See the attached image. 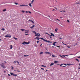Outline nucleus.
<instances>
[{
    "label": "nucleus",
    "instance_id": "nucleus-40",
    "mask_svg": "<svg viewBox=\"0 0 80 80\" xmlns=\"http://www.w3.org/2000/svg\"><path fill=\"white\" fill-rule=\"evenodd\" d=\"M37 43H38L39 42V41H37Z\"/></svg>",
    "mask_w": 80,
    "mask_h": 80
},
{
    "label": "nucleus",
    "instance_id": "nucleus-39",
    "mask_svg": "<svg viewBox=\"0 0 80 80\" xmlns=\"http://www.w3.org/2000/svg\"><path fill=\"white\" fill-rule=\"evenodd\" d=\"M62 65H63V64H61V65H60V67H62Z\"/></svg>",
    "mask_w": 80,
    "mask_h": 80
},
{
    "label": "nucleus",
    "instance_id": "nucleus-32",
    "mask_svg": "<svg viewBox=\"0 0 80 80\" xmlns=\"http://www.w3.org/2000/svg\"><path fill=\"white\" fill-rule=\"evenodd\" d=\"M14 3H15V5H18V3H16V2H15Z\"/></svg>",
    "mask_w": 80,
    "mask_h": 80
},
{
    "label": "nucleus",
    "instance_id": "nucleus-10",
    "mask_svg": "<svg viewBox=\"0 0 80 80\" xmlns=\"http://www.w3.org/2000/svg\"><path fill=\"white\" fill-rule=\"evenodd\" d=\"M54 65V63H52L51 64L50 66L51 67V66H52V65Z\"/></svg>",
    "mask_w": 80,
    "mask_h": 80
},
{
    "label": "nucleus",
    "instance_id": "nucleus-24",
    "mask_svg": "<svg viewBox=\"0 0 80 80\" xmlns=\"http://www.w3.org/2000/svg\"><path fill=\"white\" fill-rule=\"evenodd\" d=\"M60 12H65V11H60Z\"/></svg>",
    "mask_w": 80,
    "mask_h": 80
},
{
    "label": "nucleus",
    "instance_id": "nucleus-52",
    "mask_svg": "<svg viewBox=\"0 0 80 80\" xmlns=\"http://www.w3.org/2000/svg\"><path fill=\"white\" fill-rule=\"evenodd\" d=\"M37 40H40V38H37Z\"/></svg>",
    "mask_w": 80,
    "mask_h": 80
},
{
    "label": "nucleus",
    "instance_id": "nucleus-6",
    "mask_svg": "<svg viewBox=\"0 0 80 80\" xmlns=\"http://www.w3.org/2000/svg\"><path fill=\"white\" fill-rule=\"evenodd\" d=\"M28 22H32V23H33L34 24H35V23L34 22H33V21H32L31 20H29Z\"/></svg>",
    "mask_w": 80,
    "mask_h": 80
},
{
    "label": "nucleus",
    "instance_id": "nucleus-25",
    "mask_svg": "<svg viewBox=\"0 0 80 80\" xmlns=\"http://www.w3.org/2000/svg\"><path fill=\"white\" fill-rule=\"evenodd\" d=\"M20 7H24V4L20 5Z\"/></svg>",
    "mask_w": 80,
    "mask_h": 80
},
{
    "label": "nucleus",
    "instance_id": "nucleus-38",
    "mask_svg": "<svg viewBox=\"0 0 80 80\" xmlns=\"http://www.w3.org/2000/svg\"><path fill=\"white\" fill-rule=\"evenodd\" d=\"M59 56H60V57H62V58H63V57L62 56L60 55H59Z\"/></svg>",
    "mask_w": 80,
    "mask_h": 80
},
{
    "label": "nucleus",
    "instance_id": "nucleus-23",
    "mask_svg": "<svg viewBox=\"0 0 80 80\" xmlns=\"http://www.w3.org/2000/svg\"><path fill=\"white\" fill-rule=\"evenodd\" d=\"M13 38H14V39H15V40H17V38H16L15 37H13Z\"/></svg>",
    "mask_w": 80,
    "mask_h": 80
},
{
    "label": "nucleus",
    "instance_id": "nucleus-48",
    "mask_svg": "<svg viewBox=\"0 0 80 80\" xmlns=\"http://www.w3.org/2000/svg\"><path fill=\"white\" fill-rule=\"evenodd\" d=\"M80 2H78V3H77V4H80Z\"/></svg>",
    "mask_w": 80,
    "mask_h": 80
},
{
    "label": "nucleus",
    "instance_id": "nucleus-30",
    "mask_svg": "<svg viewBox=\"0 0 80 80\" xmlns=\"http://www.w3.org/2000/svg\"><path fill=\"white\" fill-rule=\"evenodd\" d=\"M17 62V61H14V62H13V63H16Z\"/></svg>",
    "mask_w": 80,
    "mask_h": 80
},
{
    "label": "nucleus",
    "instance_id": "nucleus-28",
    "mask_svg": "<svg viewBox=\"0 0 80 80\" xmlns=\"http://www.w3.org/2000/svg\"><path fill=\"white\" fill-rule=\"evenodd\" d=\"M67 65H68V66L69 65H72V64H68Z\"/></svg>",
    "mask_w": 80,
    "mask_h": 80
},
{
    "label": "nucleus",
    "instance_id": "nucleus-57",
    "mask_svg": "<svg viewBox=\"0 0 80 80\" xmlns=\"http://www.w3.org/2000/svg\"><path fill=\"white\" fill-rule=\"evenodd\" d=\"M17 63H19V62H18V61H17Z\"/></svg>",
    "mask_w": 80,
    "mask_h": 80
},
{
    "label": "nucleus",
    "instance_id": "nucleus-36",
    "mask_svg": "<svg viewBox=\"0 0 80 80\" xmlns=\"http://www.w3.org/2000/svg\"><path fill=\"white\" fill-rule=\"evenodd\" d=\"M52 45H54V46H55V43H54V42L52 44Z\"/></svg>",
    "mask_w": 80,
    "mask_h": 80
},
{
    "label": "nucleus",
    "instance_id": "nucleus-54",
    "mask_svg": "<svg viewBox=\"0 0 80 80\" xmlns=\"http://www.w3.org/2000/svg\"><path fill=\"white\" fill-rule=\"evenodd\" d=\"M63 67H66V66H63Z\"/></svg>",
    "mask_w": 80,
    "mask_h": 80
},
{
    "label": "nucleus",
    "instance_id": "nucleus-60",
    "mask_svg": "<svg viewBox=\"0 0 80 80\" xmlns=\"http://www.w3.org/2000/svg\"><path fill=\"white\" fill-rule=\"evenodd\" d=\"M57 20H58V21H60V20L58 19H57Z\"/></svg>",
    "mask_w": 80,
    "mask_h": 80
},
{
    "label": "nucleus",
    "instance_id": "nucleus-21",
    "mask_svg": "<svg viewBox=\"0 0 80 80\" xmlns=\"http://www.w3.org/2000/svg\"><path fill=\"white\" fill-rule=\"evenodd\" d=\"M28 5L24 4V7H28Z\"/></svg>",
    "mask_w": 80,
    "mask_h": 80
},
{
    "label": "nucleus",
    "instance_id": "nucleus-34",
    "mask_svg": "<svg viewBox=\"0 0 80 80\" xmlns=\"http://www.w3.org/2000/svg\"><path fill=\"white\" fill-rule=\"evenodd\" d=\"M55 47H58V48H60V46H55Z\"/></svg>",
    "mask_w": 80,
    "mask_h": 80
},
{
    "label": "nucleus",
    "instance_id": "nucleus-9",
    "mask_svg": "<svg viewBox=\"0 0 80 80\" xmlns=\"http://www.w3.org/2000/svg\"><path fill=\"white\" fill-rule=\"evenodd\" d=\"M45 53H46V54H51V53L49 52H46Z\"/></svg>",
    "mask_w": 80,
    "mask_h": 80
},
{
    "label": "nucleus",
    "instance_id": "nucleus-12",
    "mask_svg": "<svg viewBox=\"0 0 80 80\" xmlns=\"http://www.w3.org/2000/svg\"><path fill=\"white\" fill-rule=\"evenodd\" d=\"M40 39H41V40H44V42H45V40H46L43 39V38H41Z\"/></svg>",
    "mask_w": 80,
    "mask_h": 80
},
{
    "label": "nucleus",
    "instance_id": "nucleus-47",
    "mask_svg": "<svg viewBox=\"0 0 80 80\" xmlns=\"http://www.w3.org/2000/svg\"><path fill=\"white\" fill-rule=\"evenodd\" d=\"M55 44V43H57V42H53Z\"/></svg>",
    "mask_w": 80,
    "mask_h": 80
},
{
    "label": "nucleus",
    "instance_id": "nucleus-44",
    "mask_svg": "<svg viewBox=\"0 0 80 80\" xmlns=\"http://www.w3.org/2000/svg\"><path fill=\"white\" fill-rule=\"evenodd\" d=\"M28 11H26V13H28Z\"/></svg>",
    "mask_w": 80,
    "mask_h": 80
},
{
    "label": "nucleus",
    "instance_id": "nucleus-20",
    "mask_svg": "<svg viewBox=\"0 0 80 80\" xmlns=\"http://www.w3.org/2000/svg\"><path fill=\"white\" fill-rule=\"evenodd\" d=\"M17 75H18L17 74H14L13 76H15V77H16V76H17Z\"/></svg>",
    "mask_w": 80,
    "mask_h": 80
},
{
    "label": "nucleus",
    "instance_id": "nucleus-8",
    "mask_svg": "<svg viewBox=\"0 0 80 80\" xmlns=\"http://www.w3.org/2000/svg\"><path fill=\"white\" fill-rule=\"evenodd\" d=\"M45 42H48V43H52L51 42L48 41L47 40H44Z\"/></svg>",
    "mask_w": 80,
    "mask_h": 80
},
{
    "label": "nucleus",
    "instance_id": "nucleus-26",
    "mask_svg": "<svg viewBox=\"0 0 80 80\" xmlns=\"http://www.w3.org/2000/svg\"><path fill=\"white\" fill-rule=\"evenodd\" d=\"M41 67H46V66H44L43 65H42Z\"/></svg>",
    "mask_w": 80,
    "mask_h": 80
},
{
    "label": "nucleus",
    "instance_id": "nucleus-18",
    "mask_svg": "<svg viewBox=\"0 0 80 80\" xmlns=\"http://www.w3.org/2000/svg\"><path fill=\"white\" fill-rule=\"evenodd\" d=\"M58 62L57 61H54V63H58Z\"/></svg>",
    "mask_w": 80,
    "mask_h": 80
},
{
    "label": "nucleus",
    "instance_id": "nucleus-63",
    "mask_svg": "<svg viewBox=\"0 0 80 80\" xmlns=\"http://www.w3.org/2000/svg\"><path fill=\"white\" fill-rule=\"evenodd\" d=\"M78 68V69H80V68Z\"/></svg>",
    "mask_w": 80,
    "mask_h": 80
},
{
    "label": "nucleus",
    "instance_id": "nucleus-46",
    "mask_svg": "<svg viewBox=\"0 0 80 80\" xmlns=\"http://www.w3.org/2000/svg\"><path fill=\"white\" fill-rule=\"evenodd\" d=\"M41 70H44V69L43 68H41Z\"/></svg>",
    "mask_w": 80,
    "mask_h": 80
},
{
    "label": "nucleus",
    "instance_id": "nucleus-41",
    "mask_svg": "<svg viewBox=\"0 0 80 80\" xmlns=\"http://www.w3.org/2000/svg\"><path fill=\"white\" fill-rule=\"evenodd\" d=\"M28 12H29V13H32V12H30V11H28Z\"/></svg>",
    "mask_w": 80,
    "mask_h": 80
},
{
    "label": "nucleus",
    "instance_id": "nucleus-53",
    "mask_svg": "<svg viewBox=\"0 0 80 80\" xmlns=\"http://www.w3.org/2000/svg\"><path fill=\"white\" fill-rule=\"evenodd\" d=\"M42 45V44H41V45H40V47H41Z\"/></svg>",
    "mask_w": 80,
    "mask_h": 80
},
{
    "label": "nucleus",
    "instance_id": "nucleus-29",
    "mask_svg": "<svg viewBox=\"0 0 80 80\" xmlns=\"http://www.w3.org/2000/svg\"><path fill=\"white\" fill-rule=\"evenodd\" d=\"M1 30H3V31H4V30H5V29H4V28H3L1 29Z\"/></svg>",
    "mask_w": 80,
    "mask_h": 80
},
{
    "label": "nucleus",
    "instance_id": "nucleus-19",
    "mask_svg": "<svg viewBox=\"0 0 80 80\" xmlns=\"http://www.w3.org/2000/svg\"><path fill=\"white\" fill-rule=\"evenodd\" d=\"M43 52H41L40 53V55H42V54H43Z\"/></svg>",
    "mask_w": 80,
    "mask_h": 80
},
{
    "label": "nucleus",
    "instance_id": "nucleus-2",
    "mask_svg": "<svg viewBox=\"0 0 80 80\" xmlns=\"http://www.w3.org/2000/svg\"><path fill=\"white\" fill-rule=\"evenodd\" d=\"M5 37H9V38H11V36H10V34H8L5 36Z\"/></svg>",
    "mask_w": 80,
    "mask_h": 80
},
{
    "label": "nucleus",
    "instance_id": "nucleus-5",
    "mask_svg": "<svg viewBox=\"0 0 80 80\" xmlns=\"http://www.w3.org/2000/svg\"><path fill=\"white\" fill-rule=\"evenodd\" d=\"M50 34H51V35H50V36H53V37H55V35L53 34L51 32Z\"/></svg>",
    "mask_w": 80,
    "mask_h": 80
},
{
    "label": "nucleus",
    "instance_id": "nucleus-14",
    "mask_svg": "<svg viewBox=\"0 0 80 80\" xmlns=\"http://www.w3.org/2000/svg\"><path fill=\"white\" fill-rule=\"evenodd\" d=\"M13 48V46L12 45H10V49H12V48Z\"/></svg>",
    "mask_w": 80,
    "mask_h": 80
},
{
    "label": "nucleus",
    "instance_id": "nucleus-27",
    "mask_svg": "<svg viewBox=\"0 0 80 80\" xmlns=\"http://www.w3.org/2000/svg\"><path fill=\"white\" fill-rule=\"evenodd\" d=\"M21 12H22V13H25V11H24L22 10Z\"/></svg>",
    "mask_w": 80,
    "mask_h": 80
},
{
    "label": "nucleus",
    "instance_id": "nucleus-13",
    "mask_svg": "<svg viewBox=\"0 0 80 80\" xmlns=\"http://www.w3.org/2000/svg\"><path fill=\"white\" fill-rule=\"evenodd\" d=\"M21 31H22V32H24V31H25V29H21Z\"/></svg>",
    "mask_w": 80,
    "mask_h": 80
},
{
    "label": "nucleus",
    "instance_id": "nucleus-42",
    "mask_svg": "<svg viewBox=\"0 0 80 80\" xmlns=\"http://www.w3.org/2000/svg\"><path fill=\"white\" fill-rule=\"evenodd\" d=\"M28 55H24V57H28Z\"/></svg>",
    "mask_w": 80,
    "mask_h": 80
},
{
    "label": "nucleus",
    "instance_id": "nucleus-64",
    "mask_svg": "<svg viewBox=\"0 0 80 80\" xmlns=\"http://www.w3.org/2000/svg\"><path fill=\"white\" fill-rule=\"evenodd\" d=\"M56 65H60L59 64H56Z\"/></svg>",
    "mask_w": 80,
    "mask_h": 80
},
{
    "label": "nucleus",
    "instance_id": "nucleus-49",
    "mask_svg": "<svg viewBox=\"0 0 80 80\" xmlns=\"http://www.w3.org/2000/svg\"><path fill=\"white\" fill-rule=\"evenodd\" d=\"M78 58H80V56H79V57Z\"/></svg>",
    "mask_w": 80,
    "mask_h": 80
},
{
    "label": "nucleus",
    "instance_id": "nucleus-16",
    "mask_svg": "<svg viewBox=\"0 0 80 80\" xmlns=\"http://www.w3.org/2000/svg\"><path fill=\"white\" fill-rule=\"evenodd\" d=\"M10 74L11 75H14V74H13V73H12V72H10Z\"/></svg>",
    "mask_w": 80,
    "mask_h": 80
},
{
    "label": "nucleus",
    "instance_id": "nucleus-59",
    "mask_svg": "<svg viewBox=\"0 0 80 80\" xmlns=\"http://www.w3.org/2000/svg\"><path fill=\"white\" fill-rule=\"evenodd\" d=\"M37 38H38V37H36V38H35V39H37Z\"/></svg>",
    "mask_w": 80,
    "mask_h": 80
},
{
    "label": "nucleus",
    "instance_id": "nucleus-33",
    "mask_svg": "<svg viewBox=\"0 0 80 80\" xmlns=\"http://www.w3.org/2000/svg\"><path fill=\"white\" fill-rule=\"evenodd\" d=\"M76 60L78 61V62H79V60H78V59H76Z\"/></svg>",
    "mask_w": 80,
    "mask_h": 80
},
{
    "label": "nucleus",
    "instance_id": "nucleus-56",
    "mask_svg": "<svg viewBox=\"0 0 80 80\" xmlns=\"http://www.w3.org/2000/svg\"><path fill=\"white\" fill-rule=\"evenodd\" d=\"M68 48H70V47H69V46H68Z\"/></svg>",
    "mask_w": 80,
    "mask_h": 80
},
{
    "label": "nucleus",
    "instance_id": "nucleus-15",
    "mask_svg": "<svg viewBox=\"0 0 80 80\" xmlns=\"http://www.w3.org/2000/svg\"><path fill=\"white\" fill-rule=\"evenodd\" d=\"M34 1H35V0H32V1L31 2V3L32 4L33 3V2H34Z\"/></svg>",
    "mask_w": 80,
    "mask_h": 80
},
{
    "label": "nucleus",
    "instance_id": "nucleus-4",
    "mask_svg": "<svg viewBox=\"0 0 80 80\" xmlns=\"http://www.w3.org/2000/svg\"><path fill=\"white\" fill-rule=\"evenodd\" d=\"M1 65L2 68H5V66H3V63H2V64H1Z\"/></svg>",
    "mask_w": 80,
    "mask_h": 80
},
{
    "label": "nucleus",
    "instance_id": "nucleus-61",
    "mask_svg": "<svg viewBox=\"0 0 80 80\" xmlns=\"http://www.w3.org/2000/svg\"><path fill=\"white\" fill-rule=\"evenodd\" d=\"M18 72H20V71H18Z\"/></svg>",
    "mask_w": 80,
    "mask_h": 80
},
{
    "label": "nucleus",
    "instance_id": "nucleus-11",
    "mask_svg": "<svg viewBox=\"0 0 80 80\" xmlns=\"http://www.w3.org/2000/svg\"><path fill=\"white\" fill-rule=\"evenodd\" d=\"M33 27H35V25H33L32 27H31L30 28L32 29V28H33Z\"/></svg>",
    "mask_w": 80,
    "mask_h": 80
},
{
    "label": "nucleus",
    "instance_id": "nucleus-1",
    "mask_svg": "<svg viewBox=\"0 0 80 80\" xmlns=\"http://www.w3.org/2000/svg\"><path fill=\"white\" fill-rule=\"evenodd\" d=\"M30 43V42H23L22 43V44L23 45H25L26 44H28Z\"/></svg>",
    "mask_w": 80,
    "mask_h": 80
},
{
    "label": "nucleus",
    "instance_id": "nucleus-51",
    "mask_svg": "<svg viewBox=\"0 0 80 80\" xmlns=\"http://www.w3.org/2000/svg\"><path fill=\"white\" fill-rule=\"evenodd\" d=\"M46 34H48V33L47 32H46Z\"/></svg>",
    "mask_w": 80,
    "mask_h": 80
},
{
    "label": "nucleus",
    "instance_id": "nucleus-58",
    "mask_svg": "<svg viewBox=\"0 0 80 80\" xmlns=\"http://www.w3.org/2000/svg\"><path fill=\"white\" fill-rule=\"evenodd\" d=\"M55 8V9H56V10H57V8Z\"/></svg>",
    "mask_w": 80,
    "mask_h": 80
},
{
    "label": "nucleus",
    "instance_id": "nucleus-31",
    "mask_svg": "<svg viewBox=\"0 0 80 80\" xmlns=\"http://www.w3.org/2000/svg\"><path fill=\"white\" fill-rule=\"evenodd\" d=\"M52 57H55V56L53 55H52Z\"/></svg>",
    "mask_w": 80,
    "mask_h": 80
},
{
    "label": "nucleus",
    "instance_id": "nucleus-17",
    "mask_svg": "<svg viewBox=\"0 0 80 80\" xmlns=\"http://www.w3.org/2000/svg\"><path fill=\"white\" fill-rule=\"evenodd\" d=\"M29 6L31 7H32V6L31 5V3H29Z\"/></svg>",
    "mask_w": 80,
    "mask_h": 80
},
{
    "label": "nucleus",
    "instance_id": "nucleus-35",
    "mask_svg": "<svg viewBox=\"0 0 80 80\" xmlns=\"http://www.w3.org/2000/svg\"><path fill=\"white\" fill-rule=\"evenodd\" d=\"M55 31L56 32H57V29H55Z\"/></svg>",
    "mask_w": 80,
    "mask_h": 80
},
{
    "label": "nucleus",
    "instance_id": "nucleus-43",
    "mask_svg": "<svg viewBox=\"0 0 80 80\" xmlns=\"http://www.w3.org/2000/svg\"><path fill=\"white\" fill-rule=\"evenodd\" d=\"M33 33H35V34H36V32H35V31H34L33 32Z\"/></svg>",
    "mask_w": 80,
    "mask_h": 80
},
{
    "label": "nucleus",
    "instance_id": "nucleus-62",
    "mask_svg": "<svg viewBox=\"0 0 80 80\" xmlns=\"http://www.w3.org/2000/svg\"><path fill=\"white\" fill-rule=\"evenodd\" d=\"M62 56H63V57H65V55H62Z\"/></svg>",
    "mask_w": 80,
    "mask_h": 80
},
{
    "label": "nucleus",
    "instance_id": "nucleus-37",
    "mask_svg": "<svg viewBox=\"0 0 80 80\" xmlns=\"http://www.w3.org/2000/svg\"><path fill=\"white\" fill-rule=\"evenodd\" d=\"M67 22H68V23L70 22V21H69V20H67Z\"/></svg>",
    "mask_w": 80,
    "mask_h": 80
},
{
    "label": "nucleus",
    "instance_id": "nucleus-22",
    "mask_svg": "<svg viewBox=\"0 0 80 80\" xmlns=\"http://www.w3.org/2000/svg\"><path fill=\"white\" fill-rule=\"evenodd\" d=\"M7 10L6 9H3V12H5Z\"/></svg>",
    "mask_w": 80,
    "mask_h": 80
},
{
    "label": "nucleus",
    "instance_id": "nucleus-45",
    "mask_svg": "<svg viewBox=\"0 0 80 80\" xmlns=\"http://www.w3.org/2000/svg\"><path fill=\"white\" fill-rule=\"evenodd\" d=\"M11 67L12 68V69L13 70V67L12 66Z\"/></svg>",
    "mask_w": 80,
    "mask_h": 80
},
{
    "label": "nucleus",
    "instance_id": "nucleus-7",
    "mask_svg": "<svg viewBox=\"0 0 80 80\" xmlns=\"http://www.w3.org/2000/svg\"><path fill=\"white\" fill-rule=\"evenodd\" d=\"M25 33H28V32H29V30H26Z\"/></svg>",
    "mask_w": 80,
    "mask_h": 80
},
{
    "label": "nucleus",
    "instance_id": "nucleus-50",
    "mask_svg": "<svg viewBox=\"0 0 80 80\" xmlns=\"http://www.w3.org/2000/svg\"><path fill=\"white\" fill-rule=\"evenodd\" d=\"M8 76H10V74H8Z\"/></svg>",
    "mask_w": 80,
    "mask_h": 80
},
{
    "label": "nucleus",
    "instance_id": "nucleus-55",
    "mask_svg": "<svg viewBox=\"0 0 80 80\" xmlns=\"http://www.w3.org/2000/svg\"><path fill=\"white\" fill-rule=\"evenodd\" d=\"M28 34H25V35H28Z\"/></svg>",
    "mask_w": 80,
    "mask_h": 80
},
{
    "label": "nucleus",
    "instance_id": "nucleus-3",
    "mask_svg": "<svg viewBox=\"0 0 80 80\" xmlns=\"http://www.w3.org/2000/svg\"><path fill=\"white\" fill-rule=\"evenodd\" d=\"M40 35L39 33H36V35H35V37H39L40 36Z\"/></svg>",
    "mask_w": 80,
    "mask_h": 80
}]
</instances>
